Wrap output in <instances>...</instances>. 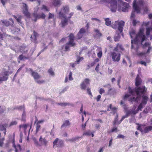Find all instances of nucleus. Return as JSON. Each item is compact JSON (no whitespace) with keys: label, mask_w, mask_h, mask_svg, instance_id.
<instances>
[{"label":"nucleus","mask_w":152,"mask_h":152,"mask_svg":"<svg viewBox=\"0 0 152 152\" xmlns=\"http://www.w3.org/2000/svg\"><path fill=\"white\" fill-rule=\"evenodd\" d=\"M144 30L143 28L140 29L139 31L137 34H136L135 31L133 29L129 31V34L131 38H133L134 37H135L133 39H132L131 40L132 49L133 48V44H137L138 42L140 41L143 42L145 40L146 37L145 35L144 34Z\"/></svg>","instance_id":"1"},{"label":"nucleus","mask_w":152,"mask_h":152,"mask_svg":"<svg viewBox=\"0 0 152 152\" xmlns=\"http://www.w3.org/2000/svg\"><path fill=\"white\" fill-rule=\"evenodd\" d=\"M69 10H61L59 12V16L61 19V24L62 27H64L67 25L68 20H69L74 13L71 12L69 14L70 16L67 18L66 15Z\"/></svg>","instance_id":"2"},{"label":"nucleus","mask_w":152,"mask_h":152,"mask_svg":"<svg viewBox=\"0 0 152 152\" xmlns=\"http://www.w3.org/2000/svg\"><path fill=\"white\" fill-rule=\"evenodd\" d=\"M128 89L129 92L131 94L134 95V93H136L137 95L140 94H144L147 91V89L145 86L135 87L133 89H132L130 87H129Z\"/></svg>","instance_id":"3"},{"label":"nucleus","mask_w":152,"mask_h":152,"mask_svg":"<svg viewBox=\"0 0 152 152\" xmlns=\"http://www.w3.org/2000/svg\"><path fill=\"white\" fill-rule=\"evenodd\" d=\"M29 71L31 72V76L33 77L36 82L38 84H41L44 83L45 81L43 80H40L41 75L37 72L33 71L32 69H30Z\"/></svg>","instance_id":"4"},{"label":"nucleus","mask_w":152,"mask_h":152,"mask_svg":"<svg viewBox=\"0 0 152 152\" xmlns=\"http://www.w3.org/2000/svg\"><path fill=\"white\" fill-rule=\"evenodd\" d=\"M125 22L123 20L116 21L112 25V27L115 29L118 28L120 33H121L123 30V27L124 26Z\"/></svg>","instance_id":"5"},{"label":"nucleus","mask_w":152,"mask_h":152,"mask_svg":"<svg viewBox=\"0 0 152 152\" xmlns=\"http://www.w3.org/2000/svg\"><path fill=\"white\" fill-rule=\"evenodd\" d=\"M69 40L68 43L66 44L65 47V51H67L68 50L69 48V45H70L71 46H74L75 44L74 42V37L73 34L71 33L69 36Z\"/></svg>","instance_id":"6"},{"label":"nucleus","mask_w":152,"mask_h":152,"mask_svg":"<svg viewBox=\"0 0 152 152\" xmlns=\"http://www.w3.org/2000/svg\"><path fill=\"white\" fill-rule=\"evenodd\" d=\"M110 56L113 61L118 62L121 59V54L113 51L110 53Z\"/></svg>","instance_id":"7"},{"label":"nucleus","mask_w":152,"mask_h":152,"mask_svg":"<svg viewBox=\"0 0 152 152\" xmlns=\"http://www.w3.org/2000/svg\"><path fill=\"white\" fill-rule=\"evenodd\" d=\"M149 99L148 97L146 95H143L142 96L141 102L138 107V109L141 110L143 107L147 104Z\"/></svg>","instance_id":"8"},{"label":"nucleus","mask_w":152,"mask_h":152,"mask_svg":"<svg viewBox=\"0 0 152 152\" xmlns=\"http://www.w3.org/2000/svg\"><path fill=\"white\" fill-rule=\"evenodd\" d=\"M144 2L142 0H134L133 3V7L134 10H138L139 7L143 6Z\"/></svg>","instance_id":"9"},{"label":"nucleus","mask_w":152,"mask_h":152,"mask_svg":"<svg viewBox=\"0 0 152 152\" xmlns=\"http://www.w3.org/2000/svg\"><path fill=\"white\" fill-rule=\"evenodd\" d=\"M33 16L34 19H32V20L34 21L35 22H36L38 19L40 18L45 19L46 17L45 14L43 13L38 14L35 12L33 14Z\"/></svg>","instance_id":"10"},{"label":"nucleus","mask_w":152,"mask_h":152,"mask_svg":"<svg viewBox=\"0 0 152 152\" xmlns=\"http://www.w3.org/2000/svg\"><path fill=\"white\" fill-rule=\"evenodd\" d=\"M124 50V48L122 45L119 43L116 44V46L113 49V51L117 53H122V52Z\"/></svg>","instance_id":"11"},{"label":"nucleus","mask_w":152,"mask_h":152,"mask_svg":"<svg viewBox=\"0 0 152 152\" xmlns=\"http://www.w3.org/2000/svg\"><path fill=\"white\" fill-rule=\"evenodd\" d=\"M64 145L63 141L59 140L58 138H56L53 142V147L54 148L61 147Z\"/></svg>","instance_id":"12"},{"label":"nucleus","mask_w":152,"mask_h":152,"mask_svg":"<svg viewBox=\"0 0 152 152\" xmlns=\"http://www.w3.org/2000/svg\"><path fill=\"white\" fill-rule=\"evenodd\" d=\"M90 80L88 78L85 79L84 81L82 82L80 84V87L81 89L85 90L86 89L87 86L90 84Z\"/></svg>","instance_id":"13"},{"label":"nucleus","mask_w":152,"mask_h":152,"mask_svg":"<svg viewBox=\"0 0 152 152\" xmlns=\"http://www.w3.org/2000/svg\"><path fill=\"white\" fill-rule=\"evenodd\" d=\"M106 2L110 4L111 7V10L116 9L117 6V1L116 0H106Z\"/></svg>","instance_id":"14"},{"label":"nucleus","mask_w":152,"mask_h":152,"mask_svg":"<svg viewBox=\"0 0 152 152\" xmlns=\"http://www.w3.org/2000/svg\"><path fill=\"white\" fill-rule=\"evenodd\" d=\"M38 36V34L34 31L33 35H32L31 37V38L32 39V41L35 43H37V37Z\"/></svg>","instance_id":"15"},{"label":"nucleus","mask_w":152,"mask_h":152,"mask_svg":"<svg viewBox=\"0 0 152 152\" xmlns=\"http://www.w3.org/2000/svg\"><path fill=\"white\" fill-rule=\"evenodd\" d=\"M142 83V80L140 77L139 75H137L135 79V85L136 87H138Z\"/></svg>","instance_id":"16"},{"label":"nucleus","mask_w":152,"mask_h":152,"mask_svg":"<svg viewBox=\"0 0 152 152\" xmlns=\"http://www.w3.org/2000/svg\"><path fill=\"white\" fill-rule=\"evenodd\" d=\"M39 141L42 144H44L45 146L47 145L48 141L45 138H42V137L41 136L39 139Z\"/></svg>","instance_id":"17"},{"label":"nucleus","mask_w":152,"mask_h":152,"mask_svg":"<svg viewBox=\"0 0 152 152\" xmlns=\"http://www.w3.org/2000/svg\"><path fill=\"white\" fill-rule=\"evenodd\" d=\"M152 126H146L145 128L143 130V133H148L150 131H151Z\"/></svg>","instance_id":"18"},{"label":"nucleus","mask_w":152,"mask_h":152,"mask_svg":"<svg viewBox=\"0 0 152 152\" xmlns=\"http://www.w3.org/2000/svg\"><path fill=\"white\" fill-rule=\"evenodd\" d=\"M151 49V46H149L148 47V49L146 53L143 52L138 53L137 54L139 56H142L145 54L149 53L150 52V50Z\"/></svg>","instance_id":"19"},{"label":"nucleus","mask_w":152,"mask_h":152,"mask_svg":"<svg viewBox=\"0 0 152 152\" xmlns=\"http://www.w3.org/2000/svg\"><path fill=\"white\" fill-rule=\"evenodd\" d=\"M71 124V123L68 120H66L63 123V124L61 126V128H62L64 127H66L69 126Z\"/></svg>","instance_id":"20"},{"label":"nucleus","mask_w":152,"mask_h":152,"mask_svg":"<svg viewBox=\"0 0 152 152\" xmlns=\"http://www.w3.org/2000/svg\"><path fill=\"white\" fill-rule=\"evenodd\" d=\"M136 124L138 125V126L137 128V129L140 131L142 133H143V130L142 129V126H145V125L139 124L138 123H136Z\"/></svg>","instance_id":"21"},{"label":"nucleus","mask_w":152,"mask_h":152,"mask_svg":"<svg viewBox=\"0 0 152 152\" xmlns=\"http://www.w3.org/2000/svg\"><path fill=\"white\" fill-rule=\"evenodd\" d=\"M14 18L16 19L17 21L20 24L22 23L21 19L22 18V16L21 15H18L17 16L15 15L13 16Z\"/></svg>","instance_id":"22"},{"label":"nucleus","mask_w":152,"mask_h":152,"mask_svg":"<svg viewBox=\"0 0 152 152\" xmlns=\"http://www.w3.org/2000/svg\"><path fill=\"white\" fill-rule=\"evenodd\" d=\"M104 87H107L109 89L108 91V94H112V92H111V91L112 90V88H111V85L110 84H108L107 85H105L104 86Z\"/></svg>","instance_id":"23"},{"label":"nucleus","mask_w":152,"mask_h":152,"mask_svg":"<svg viewBox=\"0 0 152 152\" xmlns=\"http://www.w3.org/2000/svg\"><path fill=\"white\" fill-rule=\"evenodd\" d=\"M8 125L7 124H0V130L1 131H3L6 129Z\"/></svg>","instance_id":"24"},{"label":"nucleus","mask_w":152,"mask_h":152,"mask_svg":"<svg viewBox=\"0 0 152 152\" xmlns=\"http://www.w3.org/2000/svg\"><path fill=\"white\" fill-rule=\"evenodd\" d=\"M28 126H29L28 124L20 125L19 126V128L20 129L21 128H22L23 129L24 131H26L27 127Z\"/></svg>","instance_id":"25"},{"label":"nucleus","mask_w":152,"mask_h":152,"mask_svg":"<svg viewBox=\"0 0 152 152\" xmlns=\"http://www.w3.org/2000/svg\"><path fill=\"white\" fill-rule=\"evenodd\" d=\"M98 50L99 51L97 53V55L98 58H100L102 56V50L101 48L99 47L98 48Z\"/></svg>","instance_id":"26"},{"label":"nucleus","mask_w":152,"mask_h":152,"mask_svg":"<svg viewBox=\"0 0 152 152\" xmlns=\"http://www.w3.org/2000/svg\"><path fill=\"white\" fill-rule=\"evenodd\" d=\"M26 46L24 45H22L20 47V51L22 52H23V53H26L28 52V50H25V49L26 48Z\"/></svg>","instance_id":"27"},{"label":"nucleus","mask_w":152,"mask_h":152,"mask_svg":"<svg viewBox=\"0 0 152 152\" xmlns=\"http://www.w3.org/2000/svg\"><path fill=\"white\" fill-rule=\"evenodd\" d=\"M10 37V36L9 35L5 33H4L3 34H2L0 32V39L1 40H3L4 37Z\"/></svg>","instance_id":"28"},{"label":"nucleus","mask_w":152,"mask_h":152,"mask_svg":"<svg viewBox=\"0 0 152 152\" xmlns=\"http://www.w3.org/2000/svg\"><path fill=\"white\" fill-rule=\"evenodd\" d=\"M104 20L105 22V25L106 26H110V25H111V21L110 20V19L109 18H105L104 19Z\"/></svg>","instance_id":"29"},{"label":"nucleus","mask_w":152,"mask_h":152,"mask_svg":"<svg viewBox=\"0 0 152 152\" xmlns=\"http://www.w3.org/2000/svg\"><path fill=\"white\" fill-rule=\"evenodd\" d=\"M61 1L60 0H54L53 5L55 6H57L60 5Z\"/></svg>","instance_id":"30"},{"label":"nucleus","mask_w":152,"mask_h":152,"mask_svg":"<svg viewBox=\"0 0 152 152\" xmlns=\"http://www.w3.org/2000/svg\"><path fill=\"white\" fill-rule=\"evenodd\" d=\"M121 37L120 36L119 34H117V35L114 37V41L115 42H117L119 41Z\"/></svg>","instance_id":"31"},{"label":"nucleus","mask_w":152,"mask_h":152,"mask_svg":"<svg viewBox=\"0 0 152 152\" xmlns=\"http://www.w3.org/2000/svg\"><path fill=\"white\" fill-rule=\"evenodd\" d=\"M1 22L5 26H8L10 25V23L9 21L5 20H2Z\"/></svg>","instance_id":"32"},{"label":"nucleus","mask_w":152,"mask_h":152,"mask_svg":"<svg viewBox=\"0 0 152 152\" xmlns=\"http://www.w3.org/2000/svg\"><path fill=\"white\" fill-rule=\"evenodd\" d=\"M8 79V77L4 75L2 77H0V83L7 80Z\"/></svg>","instance_id":"33"},{"label":"nucleus","mask_w":152,"mask_h":152,"mask_svg":"<svg viewBox=\"0 0 152 152\" xmlns=\"http://www.w3.org/2000/svg\"><path fill=\"white\" fill-rule=\"evenodd\" d=\"M140 10H134L133 11H132L131 15V18H134L135 16V14L134 12H136L137 13H139L140 12Z\"/></svg>","instance_id":"34"},{"label":"nucleus","mask_w":152,"mask_h":152,"mask_svg":"<svg viewBox=\"0 0 152 152\" xmlns=\"http://www.w3.org/2000/svg\"><path fill=\"white\" fill-rule=\"evenodd\" d=\"M12 31L13 34H18L20 31V30L18 28H15Z\"/></svg>","instance_id":"35"},{"label":"nucleus","mask_w":152,"mask_h":152,"mask_svg":"<svg viewBox=\"0 0 152 152\" xmlns=\"http://www.w3.org/2000/svg\"><path fill=\"white\" fill-rule=\"evenodd\" d=\"M94 32L96 33V35L98 37H99L102 36V34L99 32L98 29H95Z\"/></svg>","instance_id":"36"},{"label":"nucleus","mask_w":152,"mask_h":152,"mask_svg":"<svg viewBox=\"0 0 152 152\" xmlns=\"http://www.w3.org/2000/svg\"><path fill=\"white\" fill-rule=\"evenodd\" d=\"M33 140L34 142V144L37 146H41V145L39 144L36 138H33Z\"/></svg>","instance_id":"37"},{"label":"nucleus","mask_w":152,"mask_h":152,"mask_svg":"<svg viewBox=\"0 0 152 152\" xmlns=\"http://www.w3.org/2000/svg\"><path fill=\"white\" fill-rule=\"evenodd\" d=\"M137 99H138L137 97L136 98L133 97V98H130L129 99V101L132 102H138Z\"/></svg>","instance_id":"38"},{"label":"nucleus","mask_w":152,"mask_h":152,"mask_svg":"<svg viewBox=\"0 0 152 152\" xmlns=\"http://www.w3.org/2000/svg\"><path fill=\"white\" fill-rule=\"evenodd\" d=\"M23 12L27 17H30V14L28 12V10H23Z\"/></svg>","instance_id":"39"},{"label":"nucleus","mask_w":152,"mask_h":152,"mask_svg":"<svg viewBox=\"0 0 152 152\" xmlns=\"http://www.w3.org/2000/svg\"><path fill=\"white\" fill-rule=\"evenodd\" d=\"M141 42V44L143 45V48H145L147 47H149V46H151V44L148 42H146L143 45L142 44V42Z\"/></svg>","instance_id":"40"},{"label":"nucleus","mask_w":152,"mask_h":152,"mask_svg":"<svg viewBox=\"0 0 152 152\" xmlns=\"http://www.w3.org/2000/svg\"><path fill=\"white\" fill-rule=\"evenodd\" d=\"M48 72L51 75L53 76L54 75V72L53 71V70L51 68H50L48 69Z\"/></svg>","instance_id":"41"},{"label":"nucleus","mask_w":152,"mask_h":152,"mask_svg":"<svg viewBox=\"0 0 152 152\" xmlns=\"http://www.w3.org/2000/svg\"><path fill=\"white\" fill-rule=\"evenodd\" d=\"M83 34L79 32L77 35V39H80L83 37Z\"/></svg>","instance_id":"42"},{"label":"nucleus","mask_w":152,"mask_h":152,"mask_svg":"<svg viewBox=\"0 0 152 152\" xmlns=\"http://www.w3.org/2000/svg\"><path fill=\"white\" fill-rule=\"evenodd\" d=\"M84 59L83 57H79V58H77V61H75V63H76L77 64H79L80 61H82Z\"/></svg>","instance_id":"43"},{"label":"nucleus","mask_w":152,"mask_h":152,"mask_svg":"<svg viewBox=\"0 0 152 152\" xmlns=\"http://www.w3.org/2000/svg\"><path fill=\"white\" fill-rule=\"evenodd\" d=\"M15 134L13 133V146L15 147V152H18V150H17L16 148L15 145L14 143V141H15Z\"/></svg>","instance_id":"44"},{"label":"nucleus","mask_w":152,"mask_h":152,"mask_svg":"<svg viewBox=\"0 0 152 152\" xmlns=\"http://www.w3.org/2000/svg\"><path fill=\"white\" fill-rule=\"evenodd\" d=\"M18 58L20 60H21L24 59H27V58L23 56V54H22L20 55L18 57Z\"/></svg>","instance_id":"45"},{"label":"nucleus","mask_w":152,"mask_h":152,"mask_svg":"<svg viewBox=\"0 0 152 152\" xmlns=\"http://www.w3.org/2000/svg\"><path fill=\"white\" fill-rule=\"evenodd\" d=\"M17 124V121H12L10 123L9 125V126H11L13 125H16Z\"/></svg>","instance_id":"46"},{"label":"nucleus","mask_w":152,"mask_h":152,"mask_svg":"<svg viewBox=\"0 0 152 152\" xmlns=\"http://www.w3.org/2000/svg\"><path fill=\"white\" fill-rule=\"evenodd\" d=\"M40 127H41L40 125L39 124H38L37 123L36 130V131L37 132H38L39 131V129L40 128Z\"/></svg>","instance_id":"47"},{"label":"nucleus","mask_w":152,"mask_h":152,"mask_svg":"<svg viewBox=\"0 0 152 152\" xmlns=\"http://www.w3.org/2000/svg\"><path fill=\"white\" fill-rule=\"evenodd\" d=\"M117 1L118 2V6H123L124 2L122 0H118Z\"/></svg>","instance_id":"48"},{"label":"nucleus","mask_w":152,"mask_h":152,"mask_svg":"<svg viewBox=\"0 0 152 152\" xmlns=\"http://www.w3.org/2000/svg\"><path fill=\"white\" fill-rule=\"evenodd\" d=\"M123 6L126 8H128L129 6V4L126 2H124Z\"/></svg>","instance_id":"49"},{"label":"nucleus","mask_w":152,"mask_h":152,"mask_svg":"<svg viewBox=\"0 0 152 152\" xmlns=\"http://www.w3.org/2000/svg\"><path fill=\"white\" fill-rule=\"evenodd\" d=\"M151 31V28H148L146 29V34L147 36H148L150 34Z\"/></svg>","instance_id":"50"},{"label":"nucleus","mask_w":152,"mask_h":152,"mask_svg":"<svg viewBox=\"0 0 152 152\" xmlns=\"http://www.w3.org/2000/svg\"><path fill=\"white\" fill-rule=\"evenodd\" d=\"M130 114V112H127L126 115L122 116V119H124L125 118H127Z\"/></svg>","instance_id":"51"},{"label":"nucleus","mask_w":152,"mask_h":152,"mask_svg":"<svg viewBox=\"0 0 152 152\" xmlns=\"http://www.w3.org/2000/svg\"><path fill=\"white\" fill-rule=\"evenodd\" d=\"M79 32L83 35V34L86 33V31L85 29L84 28H82L80 30Z\"/></svg>","instance_id":"52"},{"label":"nucleus","mask_w":152,"mask_h":152,"mask_svg":"<svg viewBox=\"0 0 152 152\" xmlns=\"http://www.w3.org/2000/svg\"><path fill=\"white\" fill-rule=\"evenodd\" d=\"M82 137H76L74 138H72L70 140L71 141H72V142H73L74 141H76L77 140H78L80 138H82Z\"/></svg>","instance_id":"53"},{"label":"nucleus","mask_w":152,"mask_h":152,"mask_svg":"<svg viewBox=\"0 0 152 152\" xmlns=\"http://www.w3.org/2000/svg\"><path fill=\"white\" fill-rule=\"evenodd\" d=\"M72 73L71 72H69V80H72L73 79L72 77Z\"/></svg>","instance_id":"54"},{"label":"nucleus","mask_w":152,"mask_h":152,"mask_svg":"<svg viewBox=\"0 0 152 152\" xmlns=\"http://www.w3.org/2000/svg\"><path fill=\"white\" fill-rule=\"evenodd\" d=\"M118 120V115L117 114L114 120L113 121V125H115L116 124Z\"/></svg>","instance_id":"55"},{"label":"nucleus","mask_w":152,"mask_h":152,"mask_svg":"<svg viewBox=\"0 0 152 152\" xmlns=\"http://www.w3.org/2000/svg\"><path fill=\"white\" fill-rule=\"evenodd\" d=\"M4 138L0 139V146L2 147L4 144L3 141L4 140Z\"/></svg>","instance_id":"56"},{"label":"nucleus","mask_w":152,"mask_h":152,"mask_svg":"<svg viewBox=\"0 0 152 152\" xmlns=\"http://www.w3.org/2000/svg\"><path fill=\"white\" fill-rule=\"evenodd\" d=\"M87 92L88 94L92 96L91 92V89L89 88H88L87 89Z\"/></svg>","instance_id":"57"},{"label":"nucleus","mask_w":152,"mask_h":152,"mask_svg":"<svg viewBox=\"0 0 152 152\" xmlns=\"http://www.w3.org/2000/svg\"><path fill=\"white\" fill-rule=\"evenodd\" d=\"M99 92L100 94H102L104 93L105 92L104 90L102 88H101L100 89Z\"/></svg>","instance_id":"58"},{"label":"nucleus","mask_w":152,"mask_h":152,"mask_svg":"<svg viewBox=\"0 0 152 152\" xmlns=\"http://www.w3.org/2000/svg\"><path fill=\"white\" fill-rule=\"evenodd\" d=\"M54 17V15L53 14H51L50 13L49 14L48 19H49L53 18Z\"/></svg>","instance_id":"59"},{"label":"nucleus","mask_w":152,"mask_h":152,"mask_svg":"<svg viewBox=\"0 0 152 152\" xmlns=\"http://www.w3.org/2000/svg\"><path fill=\"white\" fill-rule=\"evenodd\" d=\"M10 0H1V2L4 6L5 4Z\"/></svg>","instance_id":"60"},{"label":"nucleus","mask_w":152,"mask_h":152,"mask_svg":"<svg viewBox=\"0 0 152 152\" xmlns=\"http://www.w3.org/2000/svg\"><path fill=\"white\" fill-rule=\"evenodd\" d=\"M58 105H60L61 106H66L68 104L66 103H58Z\"/></svg>","instance_id":"61"},{"label":"nucleus","mask_w":152,"mask_h":152,"mask_svg":"<svg viewBox=\"0 0 152 152\" xmlns=\"http://www.w3.org/2000/svg\"><path fill=\"white\" fill-rule=\"evenodd\" d=\"M125 136L119 134H118L117 136V138H121L122 139L124 138Z\"/></svg>","instance_id":"62"},{"label":"nucleus","mask_w":152,"mask_h":152,"mask_svg":"<svg viewBox=\"0 0 152 152\" xmlns=\"http://www.w3.org/2000/svg\"><path fill=\"white\" fill-rule=\"evenodd\" d=\"M149 24V22H143V23L142 24V25L144 26H147Z\"/></svg>","instance_id":"63"},{"label":"nucleus","mask_w":152,"mask_h":152,"mask_svg":"<svg viewBox=\"0 0 152 152\" xmlns=\"http://www.w3.org/2000/svg\"><path fill=\"white\" fill-rule=\"evenodd\" d=\"M10 73L8 71H5L4 72V75L8 77Z\"/></svg>","instance_id":"64"}]
</instances>
